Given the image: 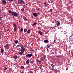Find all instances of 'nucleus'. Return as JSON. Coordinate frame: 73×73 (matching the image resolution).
<instances>
[{"mask_svg": "<svg viewBox=\"0 0 73 73\" xmlns=\"http://www.w3.org/2000/svg\"><path fill=\"white\" fill-rule=\"evenodd\" d=\"M2 2L3 4H6V1L5 0H3L2 1Z\"/></svg>", "mask_w": 73, "mask_h": 73, "instance_id": "8", "label": "nucleus"}, {"mask_svg": "<svg viewBox=\"0 0 73 73\" xmlns=\"http://www.w3.org/2000/svg\"><path fill=\"white\" fill-rule=\"evenodd\" d=\"M38 33L40 35H42V33L41 32V31H39Z\"/></svg>", "mask_w": 73, "mask_h": 73, "instance_id": "16", "label": "nucleus"}, {"mask_svg": "<svg viewBox=\"0 0 73 73\" xmlns=\"http://www.w3.org/2000/svg\"><path fill=\"white\" fill-rule=\"evenodd\" d=\"M7 1H13V0H7Z\"/></svg>", "mask_w": 73, "mask_h": 73, "instance_id": "30", "label": "nucleus"}, {"mask_svg": "<svg viewBox=\"0 0 73 73\" xmlns=\"http://www.w3.org/2000/svg\"><path fill=\"white\" fill-rule=\"evenodd\" d=\"M20 31H21V32H22L23 31V29L22 28H21L20 29Z\"/></svg>", "mask_w": 73, "mask_h": 73, "instance_id": "24", "label": "nucleus"}, {"mask_svg": "<svg viewBox=\"0 0 73 73\" xmlns=\"http://www.w3.org/2000/svg\"><path fill=\"white\" fill-rule=\"evenodd\" d=\"M30 51H31V52H33V50L31 48Z\"/></svg>", "mask_w": 73, "mask_h": 73, "instance_id": "36", "label": "nucleus"}, {"mask_svg": "<svg viewBox=\"0 0 73 73\" xmlns=\"http://www.w3.org/2000/svg\"><path fill=\"white\" fill-rule=\"evenodd\" d=\"M1 53H4V49L3 48H1Z\"/></svg>", "mask_w": 73, "mask_h": 73, "instance_id": "12", "label": "nucleus"}, {"mask_svg": "<svg viewBox=\"0 0 73 73\" xmlns=\"http://www.w3.org/2000/svg\"><path fill=\"white\" fill-rule=\"evenodd\" d=\"M50 12H52L53 11V10L52 9H51L50 10Z\"/></svg>", "mask_w": 73, "mask_h": 73, "instance_id": "33", "label": "nucleus"}, {"mask_svg": "<svg viewBox=\"0 0 73 73\" xmlns=\"http://www.w3.org/2000/svg\"><path fill=\"white\" fill-rule=\"evenodd\" d=\"M33 15L35 17H37V16H38L37 14L36 13H33Z\"/></svg>", "mask_w": 73, "mask_h": 73, "instance_id": "6", "label": "nucleus"}, {"mask_svg": "<svg viewBox=\"0 0 73 73\" xmlns=\"http://www.w3.org/2000/svg\"><path fill=\"white\" fill-rule=\"evenodd\" d=\"M57 25H58V26H60V21H57V23H56Z\"/></svg>", "mask_w": 73, "mask_h": 73, "instance_id": "13", "label": "nucleus"}, {"mask_svg": "<svg viewBox=\"0 0 73 73\" xmlns=\"http://www.w3.org/2000/svg\"><path fill=\"white\" fill-rule=\"evenodd\" d=\"M12 15L14 16H15V17H17L18 16V14L16 12H13Z\"/></svg>", "mask_w": 73, "mask_h": 73, "instance_id": "3", "label": "nucleus"}, {"mask_svg": "<svg viewBox=\"0 0 73 73\" xmlns=\"http://www.w3.org/2000/svg\"><path fill=\"white\" fill-rule=\"evenodd\" d=\"M1 20H2L1 18V17H0V21H1Z\"/></svg>", "mask_w": 73, "mask_h": 73, "instance_id": "39", "label": "nucleus"}, {"mask_svg": "<svg viewBox=\"0 0 73 73\" xmlns=\"http://www.w3.org/2000/svg\"><path fill=\"white\" fill-rule=\"evenodd\" d=\"M4 48H7V49H8L7 48H9V46L8 44H6L5 45V46H4Z\"/></svg>", "mask_w": 73, "mask_h": 73, "instance_id": "5", "label": "nucleus"}, {"mask_svg": "<svg viewBox=\"0 0 73 73\" xmlns=\"http://www.w3.org/2000/svg\"><path fill=\"white\" fill-rule=\"evenodd\" d=\"M58 26L56 23L55 24V26H54L52 28H56V27H58Z\"/></svg>", "mask_w": 73, "mask_h": 73, "instance_id": "9", "label": "nucleus"}, {"mask_svg": "<svg viewBox=\"0 0 73 73\" xmlns=\"http://www.w3.org/2000/svg\"><path fill=\"white\" fill-rule=\"evenodd\" d=\"M44 42L45 43V44H48V43L49 42V41L48 40H44Z\"/></svg>", "mask_w": 73, "mask_h": 73, "instance_id": "7", "label": "nucleus"}, {"mask_svg": "<svg viewBox=\"0 0 73 73\" xmlns=\"http://www.w3.org/2000/svg\"><path fill=\"white\" fill-rule=\"evenodd\" d=\"M29 73H33V72H32V71H30L29 72Z\"/></svg>", "mask_w": 73, "mask_h": 73, "instance_id": "35", "label": "nucleus"}, {"mask_svg": "<svg viewBox=\"0 0 73 73\" xmlns=\"http://www.w3.org/2000/svg\"><path fill=\"white\" fill-rule=\"evenodd\" d=\"M21 69H24V67L23 66H21Z\"/></svg>", "mask_w": 73, "mask_h": 73, "instance_id": "18", "label": "nucleus"}, {"mask_svg": "<svg viewBox=\"0 0 73 73\" xmlns=\"http://www.w3.org/2000/svg\"><path fill=\"white\" fill-rule=\"evenodd\" d=\"M60 28H61V27H60Z\"/></svg>", "mask_w": 73, "mask_h": 73, "instance_id": "45", "label": "nucleus"}, {"mask_svg": "<svg viewBox=\"0 0 73 73\" xmlns=\"http://www.w3.org/2000/svg\"><path fill=\"white\" fill-rule=\"evenodd\" d=\"M4 70H7V67H5V68L4 69Z\"/></svg>", "mask_w": 73, "mask_h": 73, "instance_id": "34", "label": "nucleus"}, {"mask_svg": "<svg viewBox=\"0 0 73 73\" xmlns=\"http://www.w3.org/2000/svg\"><path fill=\"white\" fill-rule=\"evenodd\" d=\"M28 73H29V72H28Z\"/></svg>", "mask_w": 73, "mask_h": 73, "instance_id": "46", "label": "nucleus"}, {"mask_svg": "<svg viewBox=\"0 0 73 73\" xmlns=\"http://www.w3.org/2000/svg\"><path fill=\"white\" fill-rule=\"evenodd\" d=\"M38 29H40V27H38Z\"/></svg>", "mask_w": 73, "mask_h": 73, "instance_id": "42", "label": "nucleus"}, {"mask_svg": "<svg viewBox=\"0 0 73 73\" xmlns=\"http://www.w3.org/2000/svg\"><path fill=\"white\" fill-rule=\"evenodd\" d=\"M51 66H52V68H54V65H53V64H51Z\"/></svg>", "mask_w": 73, "mask_h": 73, "instance_id": "23", "label": "nucleus"}, {"mask_svg": "<svg viewBox=\"0 0 73 73\" xmlns=\"http://www.w3.org/2000/svg\"><path fill=\"white\" fill-rule=\"evenodd\" d=\"M72 20H72V21H73V19H72Z\"/></svg>", "mask_w": 73, "mask_h": 73, "instance_id": "44", "label": "nucleus"}, {"mask_svg": "<svg viewBox=\"0 0 73 73\" xmlns=\"http://www.w3.org/2000/svg\"><path fill=\"white\" fill-rule=\"evenodd\" d=\"M50 44H47V48H49V47H50Z\"/></svg>", "mask_w": 73, "mask_h": 73, "instance_id": "20", "label": "nucleus"}, {"mask_svg": "<svg viewBox=\"0 0 73 73\" xmlns=\"http://www.w3.org/2000/svg\"><path fill=\"white\" fill-rule=\"evenodd\" d=\"M8 12L9 13H11L12 15V13H13V12H12L11 11V10H9L8 11Z\"/></svg>", "mask_w": 73, "mask_h": 73, "instance_id": "15", "label": "nucleus"}, {"mask_svg": "<svg viewBox=\"0 0 73 73\" xmlns=\"http://www.w3.org/2000/svg\"><path fill=\"white\" fill-rule=\"evenodd\" d=\"M47 5V4H46V3L45 2H44V6H46V5Z\"/></svg>", "mask_w": 73, "mask_h": 73, "instance_id": "29", "label": "nucleus"}, {"mask_svg": "<svg viewBox=\"0 0 73 73\" xmlns=\"http://www.w3.org/2000/svg\"><path fill=\"white\" fill-rule=\"evenodd\" d=\"M18 4H24L25 5H27L26 3L24 2L23 0H18Z\"/></svg>", "mask_w": 73, "mask_h": 73, "instance_id": "2", "label": "nucleus"}, {"mask_svg": "<svg viewBox=\"0 0 73 73\" xmlns=\"http://www.w3.org/2000/svg\"><path fill=\"white\" fill-rule=\"evenodd\" d=\"M69 2L70 3H72V1H69Z\"/></svg>", "mask_w": 73, "mask_h": 73, "instance_id": "40", "label": "nucleus"}, {"mask_svg": "<svg viewBox=\"0 0 73 73\" xmlns=\"http://www.w3.org/2000/svg\"><path fill=\"white\" fill-rule=\"evenodd\" d=\"M37 24V22H36L35 23L33 24V25H35Z\"/></svg>", "mask_w": 73, "mask_h": 73, "instance_id": "21", "label": "nucleus"}, {"mask_svg": "<svg viewBox=\"0 0 73 73\" xmlns=\"http://www.w3.org/2000/svg\"><path fill=\"white\" fill-rule=\"evenodd\" d=\"M14 58L15 59V60H16L17 59V56L16 55H15L14 56Z\"/></svg>", "mask_w": 73, "mask_h": 73, "instance_id": "19", "label": "nucleus"}, {"mask_svg": "<svg viewBox=\"0 0 73 73\" xmlns=\"http://www.w3.org/2000/svg\"><path fill=\"white\" fill-rule=\"evenodd\" d=\"M9 7H12V6H11V5H9Z\"/></svg>", "mask_w": 73, "mask_h": 73, "instance_id": "41", "label": "nucleus"}, {"mask_svg": "<svg viewBox=\"0 0 73 73\" xmlns=\"http://www.w3.org/2000/svg\"><path fill=\"white\" fill-rule=\"evenodd\" d=\"M36 61L37 62V63H38V62H40V60H39L38 59H37L36 60Z\"/></svg>", "mask_w": 73, "mask_h": 73, "instance_id": "14", "label": "nucleus"}, {"mask_svg": "<svg viewBox=\"0 0 73 73\" xmlns=\"http://www.w3.org/2000/svg\"><path fill=\"white\" fill-rule=\"evenodd\" d=\"M23 19H24V20H25L26 21H28V19H27V18H26L25 17H24L23 18Z\"/></svg>", "mask_w": 73, "mask_h": 73, "instance_id": "11", "label": "nucleus"}, {"mask_svg": "<svg viewBox=\"0 0 73 73\" xmlns=\"http://www.w3.org/2000/svg\"><path fill=\"white\" fill-rule=\"evenodd\" d=\"M52 70H55V69H54V68L52 67Z\"/></svg>", "mask_w": 73, "mask_h": 73, "instance_id": "31", "label": "nucleus"}, {"mask_svg": "<svg viewBox=\"0 0 73 73\" xmlns=\"http://www.w3.org/2000/svg\"><path fill=\"white\" fill-rule=\"evenodd\" d=\"M53 3V1H51V3Z\"/></svg>", "mask_w": 73, "mask_h": 73, "instance_id": "38", "label": "nucleus"}, {"mask_svg": "<svg viewBox=\"0 0 73 73\" xmlns=\"http://www.w3.org/2000/svg\"><path fill=\"white\" fill-rule=\"evenodd\" d=\"M41 58L42 59V61H44L46 58L44 57H41Z\"/></svg>", "mask_w": 73, "mask_h": 73, "instance_id": "10", "label": "nucleus"}, {"mask_svg": "<svg viewBox=\"0 0 73 73\" xmlns=\"http://www.w3.org/2000/svg\"><path fill=\"white\" fill-rule=\"evenodd\" d=\"M17 29V28H16V27L14 28V31H16Z\"/></svg>", "mask_w": 73, "mask_h": 73, "instance_id": "26", "label": "nucleus"}, {"mask_svg": "<svg viewBox=\"0 0 73 73\" xmlns=\"http://www.w3.org/2000/svg\"><path fill=\"white\" fill-rule=\"evenodd\" d=\"M13 25L15 27H17V25L15 23Z\"/></svg>", "mask_w": 73, "mask_h": 73, "instance_id": "22", "label": "nucleus"}, {"mask_svg": "<svg viewBox=\"0 0 73 73\" xmlns=\"http://www.w3.org/2000/svg\"><path fill=\"white\" fill-rule=\"evenodd\" d=\"M27 31V29H24V32H26Z\"/></svg>", "mask_w": 73, "mask_h": 73, "instance_id": "27", "label": "nucleus"}, {"mask_svg": "<svg viewBox=\"0 0 73 73\" xmlns=\"http://www.w3.org/2000/svg\"><path fill=\"white\" fill-rule=\"evenodd\" d=\"M26 64H29V60H27L26 61Z\"/></svg>", "mask_w": 73, "mask_h": 73, "instance_id": "17", "label": "nucleus"}, {"mask_svg": "<svg viewBox=\"0 0 73 73\" xmlns=\"http://www.w3.org/2000/svg\"><path fill=\"white\" fill-rule=\"evenodd\" d=\"M21 47V52L19 51V52L18 53V54H19V55H21L23 53H24V51L25 50V48L23 47V45H17L16 48H19V47Z\"/></svg>", "mask_w": 73, "mask_h": 73, "instance_id": "1", "label": "nucleus"}, {"mask_svg": "<svg viewBox=\"0 0 73 73\" xmlns=\"http://www.w3.org/2000/svg\"><path fill=\"white\" fill-rule=\"evenodd\" d=\"M32 53L29 54H27V55H26V56L27 57H31L32 56Z\"/></svg>", "mask_w": 73, "mask_h": 73, "instance_id": "4", "label": "nucleus"}, {"mask_svg": "<svg viewBox=\"0 0 73 73\" xmlns=\"http://www.w3.org/2000/svg\"><path fill=\"white\" fill-rule=\"evenodd\" d=\"M21 11H22V12H23V11H24V8H23L21 9Z\"/></svg>", "mask_w": 73, "mask_h": 73, "instance_id": "28", "label": "nucleus"}, {"mask_svg": "<svg viewBox=\"0 0 73 73\" xmlns=\"http://www.w3.org/2000/svg\"><path fill=\"white\" fill-rule=\"evenodd\" d=\"M15 43H16V44L18 43V41L17 40H15L14 41Z\"/></svg>", "mask_w": 73, "mask_h": 73, "instance_id": "25", "label": "nucleus"}, {"mask_svg": "<svg viewBox=\"0 0 73 73\" xmlns=\"http://www.w3.org/2000/svg\"><path fill=\"white\" fill-rule=\"evenodd\" d=\"M30 33V29H29L28 31H27V33Z\"/></svg>", "mask_w": 73, "mask_h": 73, "instance_id": "32", "label": "nucleus"}, {"mask_svg": "<svg viewBox=\"0 0 73 73\" xmlns=\"http://www.w3.org/2000/svg\"><path fill=\"white\" fill-rule=\"evenodd\" d=\"M38 14H40V13H39V12H38Z\"/></svg>", "mask_w": 73, "mask_h": 73, "instance_id": "43", "label": "nucleus"}, {"mask_svg": "<svg viewBox=\"0 0 73 73\" xmlns=\"http://www.w3.org/2000/svg\"><path fill=\"white\" fill-rule=\"evenodd\" d=\"M56 40L54 39V43H56Z\"/></svg>", "mask_w": 73, "mask_h": 73, "instance_id": "37", "label": "nucleus"}]
</instances>
